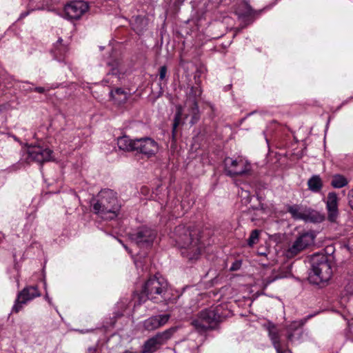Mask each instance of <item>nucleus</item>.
Listing matches in <instances>:
<instances>
[{"label":"nucleus","instance_id":"nucleus-22","mask_svg":"<svg viewBox=\"0 0 353 353\" xmlns=\"http://www.w3.org/2000/svg\"><path fill=\"white\" fill-rule=\"evenodd\" d=\"M307 185L312 192H319L323 187V183L319 176L314 175L308 180Z\"/></svg>","mask_w":353,"mask_h":353},{"label":"nucleus","instance_id":"nucleus-1","mask_svg":"<svg viewBox=\"0 0 353 353\" xmlns=\"http://www.w3.org/2000/svg\"><path fill=\"white\" fill-rule=\"evenodd\" d=\"M92 205L94 212L105 220L115 219L121 208L117 192L110 189L101 190Z\"/></svg>","mask_w":353,"mask_h":353},{"label":"nucleus","instance_id":"nucleus-17","mask_svg":"<svg viewBox=\"0 0 353 353\" xmlns=\"http://www.w3.org/2000/svg\"><path fill=\"white\" fill-rule=\"evenodd\" d=\"M303 221L305 222H310L314 223L323 222L325 217V215L319 211H316L310 208L306 207Z\"/></svg>","mask_w":353,"mask_h":353},{"label":"nucleus","instance_id":"nucleus-16","mask_svg":"<svg viewBox=\"0 0 353 353\" xmlns=\"http://www.w3.org/2000/svg\"><path fill=\"white\" fill-rule=\"evenodd\" d=\"M234 12L239 19L244 20L254 16L256 11L254 10L247 1H243L236 5Z\"/></svg>","mask_w":353,"mask_h":353},{"label":"nucleus","instance_id":"nucleus-6","mask_svg":"<svg viewBox=\"0 0 353 353\" xmlns=\"http://www.w3.org/2000/svg\"><path fill=\"white\" fill-rule=\"evenodd\" d=\"M179 295L169 285L167 280L161 275L156 274V302L163 303L166 306L173 303Z\"/></svg>","mask_w":353,"mask_h":353},{"label":"nucleus","instance_id":"nucleus-25","mask_svg":"<svg viewBox=\"0 0 353 353\" xmlns=\"http://www.w3.org/2000/svg\"><path fill=\"white\" fill-rule=\"evenodd\" d=\"M174 330V329H168L165 332L156 334V345L162 344L170 339Z\"/></svg>","mask_w":353,"mask_h":353},{"label":"nucleus","instance_id":"nucleus-21","mask_svg":"<svg viewBox=\"0 0 353 353\" xmlns=\"http://www.w3.org/2000/svg\"><path fill=\"white\" fill-rule=\"evenodd\" d=\"M110 97L117 103H124L128 98V93L122 88H116L110 92Z\"/></svg>","mask_w":353,"mask_h":353},{"label":"nucleus","instance_id":"nucleus-29","mask_svg":"<svg viewBox=\"0 0 353 353\" xmlns=\"http://www.w3.org/2000/svg\"><path fill=\"white\" fill-rule=\"evenodd\" d=\"M167 72H168V70H167L166 66L164 65V66H162V67L160 68L159 75V80L161 81L159 83V87H160L161 90H163V86L166 83V81H167V79H166Z\"/></svg>","mask_w":353,"mask_h":353},{"label":"nucleus","instance_id":"nucleus-39","mask_svg":"<svg viewBox=\"0 0 353 353\" xmlns=\"http://www.w3.org/2000/svg\"><path fill=\"white\" fill-rule=\"evenodd\" d=\"M288 339L290 341H293V334H290L289 333L288 334Z\"/></svg>","mask_w":353,"mask_h":353},{"label":"nucleus","instance_id":"nucleus-40","mask_svg":"<svg viewBox=\"0 0 353 353\" xmlns=\"http://www.w3.org/2000/svg\"><path fill=\"white\" fill-rule=\"evenodd\" d=\"M150 294H149V296H150ZM152 299V296H150V297L149 296V299ZM140 299H141V301L144 302V301H145L148 299H142L140 297Z\"/></svg>","mask_w":353,"mask_h":353},{"label":"nucleus","instance_id":"nucleus-27","mask_svg":"<svg viewBox=\"0 0 353 353\" xmlns=\"http://www.w3.org/2000/svg\"><path fill=\"white\" fill-rule=\"evenodd\" d=\"M154 350V337L149 339L144 344L141 352H134L127 350L124 353H152Z\"/></svg>","mask_w":353,"mask_h":353},{"label":"nucleus","instance_id":"nucleus-4","mask_svg":"<svg viewBox=\"0 0 353 353\" xmlns=\"http://www.w3.org/2000/svg\"><path fill=\"white\" fill-rule=\"evenodd\" d=\"M312 269L309 274L310 283L320 285L330 280L332 274L331 265L327 256L324 254H314L311 259Z\"/></svg>","mask_w":353,"mask_h":353},{"label":"nucleus","instance_id":"nucleus-8","mask_svg":"<svg viewBox=\"0 0 353 353\" xmlns=\"http://www.w3.org/2000/svg\"><path fill=\"white\" fill-rule=\"evenodd\" d=\"M315 234L312 231L301 233L287 250V256L293 257L314 243Z\"/></svg>","mask_w":353,"mask_h":353},{"label":"nucleus","instance_id":"nucleus-34","mask_svg":"<svg viewBox=\"0 0 353 353\" xmlns=\"http://www.w3.org/2000/svg\"><path fill=\"white\" fill-rule=\"evenodd\" d=\"M138 23H140L141 24H143V26H145L146 25V20L144 19V18H141V17H137L136 20H135V24L133 26V29L134 30V31H136L138 34H140L141 32H142V30L143 28H139L138 27V26H137V24Z\"/></svg>","mask_w":353,"mask_h":353},{"label":"nucleus","instance_id":"nucleus-28","mask_svg":"<svg viewBox=\"0 0 353 353\" xmlns=\"http://www.w3.org/2000/svg\"><path fill=\"white\" fill-rule=\"evenodd\" d=\"M43 9H45L43 4L37 3L34 6L33 2L31 1L28 5V11L21 13L19 19L25 18L30 14V12H32L33 10H43Z\"/></svg>","mask_w":353,"mask_h":353},{"label":"nucleus","instance_id":"nucleus-30","mask_svg":"<svg viewBox=\"0 0 353 353\" xmlns=\"http://www.w3.org/2000/svg\"><path fill=\"white\" fill-rule=\"evenodd\" d=\"M260 230H254L252 231L249 239H248V245L250 247H252L256 244L259 239Z\"/></svg>","mask_w":353,"mask_h":353},{"label":"nucleus","instance_id":"nucleus-35","mask_svg":"<svg viewBox=\"0 0 353 353\" xmlns=\"http://www.w3.org/2000/svg\"><path fill=\"white\" fill-rule=\"evenodd\" d=\"M19 87L20 89L25 92H32V87L30 85L29 82L21 83V84L19 85Z\"/></svg>","mask_w":353,"mask_h":353},{"label":"nucleus","instance_id":"nucleus-10","mask_svg":"<svg viewBox=\"0 0 353 353\" xmlns=\"http://www.w3.org/2000/svg\"><path fill=\"white\" fill-rule=\"evenodd\" d=\"M40 296L41 293L37 286H27L24 288L23 290L18 293L12 312L18 313L22 310L24 305Z\"/></svg>","mask_w":353,"mask_h":353},{"label":"nucleus","instance_id":"nucleus-38","mask_svg":"<svg viewBox=\"0 0 353 353\" xmlns=\"http://www.w3.org/2000/svg\"><path fill=\"white\" fill-rule=\"evenodd\" d=\"M45 299L50 305L52 304V299L48 296V292L46 293Z\"/></svg>","mask_w":353,"mask_h":353},{"label":"nucleus","instance_id":"nucleus-43","mask_svg":"<svg viewBox=\"0 0 353 353\" xmlns=\"http://www.w3.org/2000/svg\"><path fill=\"white\" fill-rule=\"evenodd\" d=\"M124 248L125 249L129 252V253H131V251L128 250V247H126L125 245H124Z\"/></svg>","mask_w":353,"mask_h":353},{"label":"nucleus","instance_id":"nucleus-24","mask_svg":"<svg viewBox=\"0 0 353 353\" xmlns=\"http://www.w3.org/2000/svg\"><path fill=\"white\" fill-rule=\"evenodd\" d=\"M154 282V279L150 277L143 285L141 292V298L143 299H149V294H151L153 290V284Z\"/></svg>","mask_w":353,"mask_h":353},{"label":"nucleus","instance_id":"nucleus-9","mask_svg":"<svg viewBox=\"0 0 353 353\" xmlns=\"http://www.w3.org/2000/svg\"><path fill=\"white\" fill-rule=\"evenodd\" d=\"M130 239L139 248H149L152 246L154 240V231L148 227L143 226L130 234Z\"/></svg>","mask_w":353,"mask_h":353},{"label":"nucleus","instance_id":"nucleus-37","mask_svg":"<svg viewBox=\"0 0 353 353\" xmlns=\"http://www.w3.org/2000/svg\"><path fill=\"white\" fill-rule=\"evenodd\" d=\"M345 290L347 293L353 294V282L346 286Z\"/></svg>","mask_w":353,"mask_h":353},{"label":"nucleus","instance_id":"nucleus-18","mask_svg":"<svg viewBox=\"0 0 353 353\" xmlns=\"http://www.w3.org/2000/svg\"><path fill=\"white\" fill-rule=\"evenodd\" d=\"M62 41L61 39H59L51 50V53L53 54L54 59L58 61H63L64 60L65 55L68 51L67 46L62 44Z\"/></svg>","mask_w":353,"mask_h":353},{"label":"nucleus","instance_id":"nucleus-42","mask_svg":"<svg viewBox=\"0 0 353 353\" xmlns=\"http://www.w3.org/2000/svg\"><path fill=\"white\" fill-rule=\"evenodd\" d=\"M232 270H236V265H233L231 268H230Z\"/></svg>","mask_w":353,"mask_h":353},{"label":"nucleus","instance_id":"nucleus-5","mask_svg":"<svg viewBox=\"0 0 353 353\" xmlns=\"http://www.w3.org/2000/svg\"><path fill=\"white\" fill-rule=\"evenodd\" d=\"M219 310V307H216L201 311L198 317L192 321V325L199 332L214 328L221 319Z\"/></svg>","mask_w":353,"mask_h":353},{"label":"nucleus","instance_id":"nucleus-36","mask_svg":"<svg viewBox=\"0 0 353 353\" xmlns=\"http://www.w3.org/2000/svg\"><path fill=\"white\" fill-rule=\"evenodd\" d=\"M349 204L351 208L353 210V189L350 192L349 195Z\"/></svg>","mask_w":353,"mask_h":353},{"label":"nucleus","instance_id":"nucleus-26","mask_svg":"<svg viewBox=\"0 0 353 353\" xmlns=\"http://www.w3.org/2000/svg\"><path fill=\"white\" fill-rule=\"evenodd\" d=\"M331 184L335 188H341L347 184V180L342 175L336 174L333 176Z\"/></svg>","mask_w":353,"mask_h":353},{"label":"nucleus","instance_id":"nucleus-19","mask_svg":"<svg viewBox=\"0 0 353 353\" xmlns=\"http://www.w3.org/2000/svg\"><path fill=\"white\" fill-rule=\"evenodd\" d=\"M306 207L294 204L287 206V211L291 214L292 217L295 220H303Z\"/></svg>","mask_w":353,"mask_h":353},{"label":"nucleus","instance_id":"nucleus-7","mask_svg":"<svg viewBox=\"0 0 353 353\" xmlns=\"http://www.w3.org/2000/svg\"><path fill=\"white\" fill-rule=\"evenodd\" d=\"M223 163L226 174L230 176L244 175L248 174L251 170L250 163L242 157L235 159L226 157Z\"/></svg>","mask_w":353,"mask_h":353},{"label":"nucleus","instance_id":"nucleus-33","mask_svg":"<svg viewBox=\"0 0 353 353\" xmlns=\"http://www.w3.org/2000/svg\"><path fill=\"white\" fill-rule=\"evenodd\" d=\"M143 327L147 330H153L154 329V318L150 317L143 322Z\"/></svg>","mask_w":353,"mask_h":353},{"label":"nucleus","instance_id":"nucleus-14","mask_svg":"<svg viewBox=\"0 0 353 353\" xmlns=\"http://www.w3.org/2000/svg\"><path fill=\"white\" fill-rule=\"evenodd\" d=\"M326 209L327 211V219L330 222H335L339 216L338 197L335 192L328 193Z\"/></svg>","mask_w":353,"mask_h":353},{"label":"nucleus","instance_id":"nucleus-15","mask_svg":"<svg viewBox=\"0 0 353 353\" xmlns=\"http://www.w3.org/2000/svg\"><path fill=\"white\" fill-rule=\"evenodd\" d=\"M269 336L272 342L277 353H292L289 350H283L280 343V336L277 327L272 323H269L267 326Z\"/></svg>","mask_w":353,"mask_h":353},{"label":"nucleus","instance_id":"nucleus-45","mask_svg":"<svg viewBox=\"0 0 353 353\" xmlns=\"http://www.w3.org/2000/svg\"><path fill=\"white\" fill-rule=\"evenodd\" d=\"M44 288L46 289V283H44Z\"/></svg>","mask_w":353,"mask_h":353},{"label":"nucleus","instance_id":"nucleus-12","mask_svg":"<svg viewBox=\"0 0 353 353\" xmlns=\"http://www.w3.org/2000/svg\"><path fill=\"white\" fill-rule=\"evenodd\" d=\"M27 160L43 163L52 159V151L40 145L29 146L27 149Z\"/></svg>","mask_w":353,"mask_h":353},{"label":"nucleus","instance_id":"nucleus-41","mask_svg":"<svg viewBox=\"0 0 353 353\" xmlns=\"http://www.w3.org/2000/svg\"><path fill=\"white\" fill-rule=\"evenodd\" d=\"M232 270H236V265H233L231 268H230Z\"/></svg>","mask_w":353,"mask_h":353},{"label":"nucleus","instance_id":"nucleus-20","mask_svg":"<svg viewBox=\"0 0 353 353\" xmlns=\"http://www.w3.org/2000/svg\"><path fill=\"white\" fill-rule=\"evenodd\" d=\"M134 139H130L127 136H123L117 139V145L120 150L124 151H134Z\"/></svg>","mask_w":353,"mask_h":353},{"label":"nucleus","instance_id":"nucleus-32","mask_svg":"<svg viewBox=\"0 0 353 353\" xmlns=\"http://www.w3.org/2000/svg\"><path fill=\"white\" fill-rule=\"evenodd\" d=\"M170 314H164L162 315H159L158 319L156 317V322L157 321L158 326L164 325L169 320Z\"/></svg>","mask_w":353,"mask_h":353},{"label":"nucleus","instance_id":"nucleus-23","mask_svg":"<svg viewBox=\"0 0 353 353\" xmlns=\"http://www.w3.org/2000/svg\"><path fill=\"white\" fill-rule=\"evenodd\" d=\"M108 65L110 68V72L108 74V76H119L120 74L123 73V68L121 63V61L119 59H115L113 61H109L108 62ZM118 79H120V77H118Z\"/></svg>","mask_w":353,"mask_h":353},{"label":"nucleus","instance_id":"nucleus-31","mask_svg":"<svg viewBox=\"0 0 353 353\" xmlns=\"http://www.w3.org/2000/svg\"><path fill=\"white\" fill-rule=\"evenodd\" d=\"M57 87H58L57 83L53 84L51 86L48 85L45 87H34V88H32V91L37 92L38 93H44L46 92H48L51 89H55Z\"/></svg>","mask_w":353,"mask_h":353},{"label":"nucleus","instance_id":"nucleus-13","mask_svg":"<svg viewBox=\"0 0 353 353\" xmlns=\"http://www.w3.org/2000/svg\"><path fill=\"white\" fill-rule=\"evenodd\" d=\"M134 151L139 152L146 157L153 154L154 141L150 137H143L134 139Z\"/></svg>","mask_w":353,"mask_h":353},{"label":"nucleus","instance_id":"nucleus-2","mask_svg":"<svg viewBox=\"0 0 353 353\" xmlns=\"http://www.w3.org/2000/svg\"><path fill=\"white\" fill-rule=\"evenodd\" d=\"M172 238L181 250V254L190 260L197 259L201 252L199 239L195 230H190L183 225L176 226Z\"/></svg>","mask_w":353,"mask_h":353},{"label":"nucleus","instance_id":"nucleus-11","mask_svg":"<svg viewBox=\"0 0 353 353\" xmlns=\"http://www.w3.org/2000/svg\"><path fill=\"white\" fill-rule=\"evenodd\" d=\"M88 10V5L83 1H74L66 4L63 17L67 19H79Z\"/></svg>","mask_w":353,"mask_h":353},{"label":"nucleus","instance_id":"nucleus-44","mask_svg":"<svg viewBox=\"0 0 353 353\" xmlns=\"http://www.w3.org/2000/svg\"><path fill=\"white\" fill-rule=\"evenodd\" d=\"M348 327H350V329H351V324L350 323L348 324Z\"/></svg>","mask_w":353,"mask_h":353},{"label":"nucleus","instance_id":"nucleus-3","mask_svg":"<svg viewBox=\"0 0 353 353\" xmlns=\"http://www.w3.org/2000/svg\"><path fill=\"white\" fill-rule=\"evenodd\" d=\"M201 93L202 90L200 87L192 86L190 88V90L188 92V99L185 103V107L181 108V106H179L177 108V112L173 123V134H174L177 126L181 123L182 115H184L185 119H187L188 117H191L190 123L192 125L199 121V111L196 98L199 97L201 95Z\"/></svg>","mask_w":353,"mask_h":353},{"label":"nucleus","instance_id":"nucleus-46","mask_svg":"<svg viewBox=\"0 0 353 353\" xmlns=\"http://www.w3.org/2000/svg\"><path fill=\"white\" fill-rule=\"evenodd\" d=\"M179 1L183 2L184 0H178Z\"/></svg>","mask_w":353,"mask_h":353}]
</instances>
